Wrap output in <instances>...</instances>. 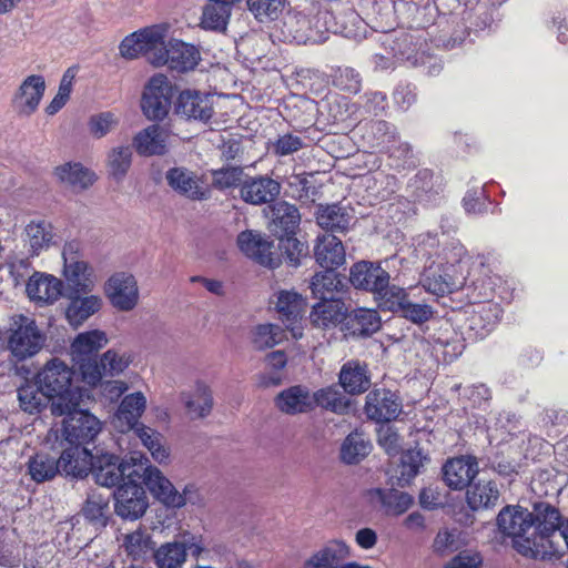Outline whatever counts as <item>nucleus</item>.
<instances>
[{
    "mask_svg": "<svg viewBox=\"0 0 568 568\" xmlns=\"http://www.w3.org/2000/svg\"><path fill=\"white\" fill-rule=\"evenodd\" d=\"M175 111L186 119L206 122L213 114L211 97L197 91H183L178 98Z\"/></svg>",
    "mask_w": 568,
    "mask_h": 568,
    "instance_id": "obj_24",
    "label": "nucleus"
},
{
    "mask_svg": "<svg viewBox=\"0 0 568 568\" xmlns=\"http://www.w3.org/2000/svg\"><path fill=\"white\" fill-rule=\"evenodd\" d=\"M103 300L98 294H83V292H69L65 307V320L73 328L84 324L91 316L99 313Z\"/></svg>",
    "mask_w": 568,
    "mask_h": 568,
    "instance_id": "obj_15",
    "label": "nucleus"
},
{
    "mask_svg": "<svg viewBox=\"0 0 568 568\" xmlns=\"http://www.w3.org/2000/svg\"><path fill=\"white\" fill-rule=\"evenodd\" d=\"M499 490L494 481H478L467 490V503L474 510L494 507Z\"/></svg>",
    "mask_w": 568,
    "mask_h": 568,
    "instance_id": "obj_44",
    "label": "nucleus"
},
{
    "mask_svg": "<svg viewBox=\"0 0 568 568\" xmlns=\"http://www.w3.org/2000/svg\"><path fill=\"white\" fill-rule=\"evenodd\" d=\"M376 495L388 515L399 516L413 505V497L397 489H376Z\"/></svg>",
    "mask_w": 568,
    "mask_h": 568,
    "instance_id": "obj_49",
    "label": "nucleus"
},
{
    "mask_svg": "<svg viewBox=\"0 0 568 568\" xmlns=\"http://www.w3.org/2000/svg\"><path fill=\"white\" fill-rule=\"evenodd\" d=\"M45 334L36 321L24 315H16L8 329L7 348L19 362L36 356L44 346Z\"/></svg>",
    "mask_w": 568,
    "mask_h": 568,
    "instance_id": "obj_6",
    "label": "nucleus"
},
{
    "mask_svg": "<svg viewBox=\"0 0 568 568\" xmlns=\"http://www.w3.org/2000/svg\"><path fill=\"white\" fill-rule=\"evenodd\" d=\"M372 450V444L363 433L353 432L343 442L341 458L346 464H357Z\"/></svg>",
    "mask_w": 568,
    "mask_h": 568,
    "instance_id": "obj_45",
    "label": "nucleus"
},
{
    "mask_svg": "<svg viewBox=\"0 0 568 568\" xmlns=\"http://www.w3.org/2000/svg\"><path fill=\"white\" fill-rule=\"evenodd\" d=\"M352 220L351 210L339 204L320 205L316 212L317 224L328 231L344 232Z\"/></svg>",
    "mask_w": 568,
    "mask_h": 568,
    "instance_id": "obj_34",
    "label": "nucleus"
},
{
    "mask_svg": "<svg viewBox=\"0 0 568 568\" xmlns=\"http://www.w3.org/2000/svg\"><path fill=\"white\" fill-rule=\"evenodd\" d=\"M132 162V150L129 145H119L112 148L106 156V166L110 175L116 180H122Z\"/></svg>",
    "mask_w": 568,
    "mask_h": 568,
    "instance_id": "obj_51",
    "label": "nucleus"
},
{
    "mask_svg": "<svg viewBox=\"0 0 568 568\" xmlns=\"http://www.w3.org/2000/svg\"><path fill=\"white\" fill-rule=\"evenodd\" d=\"M182 399L192 417H204L212 409V393L204 383L197 382L192 390L182 394Z\"/></svg>",
    "mask_w": 568,
    "mask_h": 568,
    "instance_id": "obj_42",
    "label": "nucleus"
},
{
    "mask_svg": "<svg viewBox=\"0 0 568 568\" xmlns=\"http://www.w3.org/2000/svg\"><path fill=\"white\" fill-rule=\"evenodd\" d=\"M172 98L158 97L153 93L144 92L142 95L141 106L145 116L150 120H161L168 112Z\"/></svg>",
    "mask_w": 568,
    "mask_h": 568,
    "instance_id": "obj_58",
    "label": "nucleus"
},
{
    "mask_svg": "<svg viewBox=\"0 0 568 568\" xmlns=\"http://www.w3.org/2000/svg\"><path fill=\"white\" fill-rule=\"evenodd\" d=\"M314 254L316 262L324 268H337L345 262L343 243L332 234L318 237Z\"/></svg>",
    "mask_w": 568,
    "mask_h": 568,
    "instance_id": "obj_31",
    "label": "nucleus"
},
{
    "mask_svg": "<svg viewBox=\"0 0 568 568\" xmlns=\"http://www.w3.org/2000/svg\"><path fill=\"white\" fill-rule=\"evenodd\" d=\"M339 383L349 394L364 393L371 385L366 365L357 361L345 363L339 373Z\"/></svg>",
    "mask_w": 568,
    "mask_h": 568,
    "instance_id": "obj_38",
    "label": "nucleus"
},
{
    "mask_svg": "<svg viewBox=\"0 0 568 568\" xmlns=\"http://www.w3.org/2000/svg\"><path fill=\"white\" fill-rule=\"evenodd\" d=\"M45 81L40 74L27 77L14 95L13 104L20 115L30 116L33 114L44 94Z\"/></svg>",
    "mask_w": 568,
    "mask_h": 568,
    "instance_id": "obj_18",
    "label": "nucleus"
},
{
    "mask_svg": "<svg viewBox=\"0 0 568 568\" xmlns=\"http://www.w3.org/2000/svg\"><path fill=\"white\" fill-rule=\"evenodd\" d=\"M301 222L297 207L287 202H277L272 207L273 231L277 236L293 235Z\"/></svg>",
    "mask_w": 568,
    "mask_h": 568,
    "instance_id": "obj_37",
    "label": "nucleus"
},
{
    "mask_svg": "<svg viewBox=\"0 0 568 568\" xmlns=\"http://www.w3.org/2000/svg\"><path fill=\"white\" fill-rule=\"evenodd\" d=\"M93 455L87 446L69 445L59 458L61 471L67 476L83 478L92 468Z\"/></svg>",
    "mask_w": 568,
    "mask_h": 568,
    "instance_id": "obj_25",
    "label": "nucleus"
},
{
    "mask_svg": "<svg viewBox=\"0 0 568 568\" xmlns=\"http://www.w3.org/2000/svg\"><path fill=\"white\" fill-rule=\"evenodd\" d=\"M90 473L95 483L103 487H113L121 480L139 481L143 473V455L134 452L129 458L119 462L112 454H97Z\"/></svg>",
    "mask_w": 568,
    "mask_h": 568,
    "instance_id": "obj_5",
    "label": "nucleus"
},
{
    "mask_svg": "<svg viewBox=\"0 0 568 568\" xmlns=\"http://www.w3.org/2000/svg\"><path fill=\"white\" fill-rule=\"evenodd\" d=\"M499 317L500 310L496 304H478L467 320L468 327L475 332L476 336L484 337L499 321Z\"/></svg>",
    "mask_w": 568,
    "mask_h": 568,
    "instance_id": "obj_41",
    "label": "nucleus"
},
{
    "mask_svg": "<svg viewBox=\"0 0 568 568\" xmlns=\"http://www.w3.org/2000/svg\"><path fill=\"white\" fill-rule=\"evenodd\" d=\"M530 515L534 518L536 541L541 542V538H544L545 544L549 542L551 546H556L551 536L559 530L562 523L559 509L549 503L541 501L534 504Z\"/></svg>",
    "mask_w": 568,
    "mask_h": 568,
    "instance_id": "obj_22",
    "label": "nucleus"
},
{
    "mask_svg": "<svg viewBox=\"0 0 568 568\" xmlns=\"http://www.w3.org/2000/svg\"><path fill=\"white\" fill-rule=\"evenodd\" d=\"M460 531L458 528L444 527L436 534L432 549L437 556L445 557L459 549Z\"/></svg>",
    "mask_w": 568,
    "mask_h": 568,
    "instance_id": "obj_54",
    "label": "nucleus"
},
{
    "mask_svg": "<svg viewBox=\"0 0 568 568\" xmlns=\"http://www.w3.org/2000/svg\"><path fill=\"white\" fill-rule=\"evenodd\" d=\"M212 183L219 190H225L243 184V169L239 166H227L212 172Z\"/></svg>",
    "mask_w": 568,
    "mask_h": 568,
    "instance_id": "obj_62",
    "label": "nucleus"
},
{
    "mask_svg": "<svg viewBox=\"0 0 568 568\" xmlns=\"http://www.w3.org/2000/svg\"><path fill=\"white\" fill-rule=\"evenodd\" d=\"M237 245L243 254L263 266L274 268L278 265L273 243L255 231H244L237 235Z\"/></svg>",
    "mask_w": 568,
    "mask_h": 568,
    "instance_id": "obj_16",
    "label": "nucleus"
},
{
    "mask_svg": "<svg viewBox=\"0 0 568 568\" xmlns=\"http://www.w3.org/2000/svg\"><path fill=\"white\" fill-rule=\"evenodd\" d=\"M108 344L106 334L100 329H91L77 335L70 346L72 359L94 357Z\"/></svg>",
    "mask_w": 568,
    "mask_h": 568,
    "instance_id": "obj_33",
    "label": "nucleus"
},
{
    "mask_svg": "<svg viewBox=\"0 0 568 568\" xmlns=\"http://www.w3.org/2000/svg\"><path fill=\"white\" fill-rule=\"evenodd\" d=\"M140 480L159 501L168 507L180 508L187 503L194 505L199 501L197 489L194 486H186L183 493H179L159 468L149 465V460L144 456Z\"/></svg>",
    "mask_w": 568,
    "mask_h": 568,
    "instance_id": "obj_7",
    "label": "nucleus"
},
{
    "mask_svg": "<svg viewBox=\"0 0 568 568\" xmlns=\"http://www.w3.org/2000/svg\"><path fill=\"white\" fill-rule=\"evenodd\" d=\"M281 191V185L267 176H258L243 182L240 194L243 201L254 205L272 202Z\"/></svg>",
    "mask_w": 568,
    "mask_h": 568,
    "instance_id": "obj_27",
    "label": "nucleus"
},
{
    "mask_svg": "<svg viewBox=\"0 0 568 568\" xmlns=\"http://www.w3.org/2000/svg\"><path fill=\"white\" fill-rule=\"evenodd\" d=\"M172 133L166 126L153 124L140 131L133 139V145L140 155H162L171 144Z\"/></svg>",
    "mask_w": 568,
    "mask_h": 568,
    "instance_id": "obj_19",
    "label": "nucleus"
},
{
    "mask_svg": "<svg viewBox=\"0 0 568 568\" xmlns=\"http://www.w3.org/2000/svg\"><path fill=\"white\" fill-rule=\"evenodd\" d=\"M62 416H65L62 434L69 445L87 446L101 432V422L88 410L74 407Z\"/></svg>",
    "mask_w": 568,
    "mask_h": 568,
    "instance_id": "obj_11",
    "label": "nucleus"
},
{
    "mask_svg": "<svg viewBox=\"0 0 568 568\" xmlns=\"http://www.w3.org/2000/svg\"><path fill=\"white\" fill-rule=\"evenodd\" d=\"M390 275L381 264L369 261L355 263L349 271V282L355 288L364 290L374 294L379 307L384 308L386 298L397 285H390Z\"/></svg>",
    "mask_w": 568,
    "mask_h": 568,
    "instance_id": "obj_9",
    "label": "nucleus"
},
{
    "mask_svg": "<svg viewBox=\"0 0 568 568\" xmlns=\"http://www.w3.org/2000/svg\"><path fill=\"white\" fill-rule=\"evenodd\" d=\"M132 358L128 353H121L115 349H108L100 357L101 367L105 376H116L122 374L131 364Z\"/></svg>",
    "mask_w": 568,
    "mask_h": 568,
    "instance_id": "obj_56",
    "label": "nucleus"
},
{
    "mask_svg": "<svg viewBox=\"0 0 568 568\" xmlns=\"http://www.w3.org/2000/svg\"><path fill=\"white\" fill-rule=\"evenodd\" d=\"M158 568H181L185 562V549L179 541L161 545L154 552Z\"/></svg>",
    "mask_w": 568,
    "mask_h": 568,
    "instance_id": "obj_53",
    "label": "nucleus"
},
{
    "mask_svg": "<svg viewBox=\"0 0 568 568\" xmlns=\"http://www.w3.org/2000/svg\"><path fill=\"white\" fill-rule=\"evenodd\" d=\"M80 243L67 242L62 248L63 276L70 288L69 292L91 293L97 283V276L92 266L79 256Z\"/></svg>",
    "mask_w": 568,
    "mask_h": 568,
    "instance_id": "obj_10",
    "label": "nucleus"
},
{
    "mask_svg": "<svg viewBox=\"0 0 568 568\" xmlns=\"http://www.w3.org/2000/svg\"><path fill=\"white\" fill-rule=\"evenodd\" d=\"M143 446L150 452L153 459L160 464L169 459V450L163 444V436L158 430L143 424L132 429Z\"/></svg>",
    "mask_w": 568,
    "mask_h": 568,
    "instance_id": "obj_48",
    "label": "nucleus"
},
{
    "mask_svg": "<svg viewBox=\"0 0 568 568\" xmlns=\"http://www.w3.org/2000/svg\"><path fill=\"white\" fill-rule=\"evenodd\" d=\"M58 180L74 189L84 190L91 186L95 181V174L81 163H64L54 171Z\"/></svg>",
    "mask_w": 568,
    "mask_h": 568,
    "instance_id": "obj_39",
    "label": "nucleus"
},
{
    "mask_svg": "<svg viewBox=\"0 0 568 568\" xmlns=\"http://www.w3.org/2000/svg\"><path fill=\"white\" fill-rule=\"evenodd\" d=\"M426 460V456L419 449L405 452L400 458L399 481L409 483L419 473V468L424 466Z\"/></svg>",
    "mask_w": 568,
    "mask_h": 568,
    "instance_id": "obj_59",
    "label": "nucleus"
},
{
    "mask_svg": "<svg viewBox=\"0 0 568 568\" xmlns=\"http://www.w3.org/2000/svg\"><path fill=\"white\" fill-rule=\"evenodd\" d=\"M496 525L501 537L510 539L511 546L521 556L541 560L560 557L559 546L536 541L534 518L527 508L519 505L504 507L497 515Z\"/></svg>",
    "mask_w": 568,
    "mask_h": 568,
    "instance_id": "obj_1",
    "label": "nucleus"
},
{
    "mask_svg": "<svg viewBox=\"0 0 568 568\" xmlns=\"http://www.w3.org/2000/svg\"><path fill=\"white\" fill-rule=\"evenodd\" d=\"M17 397L20 409L29 415L40 414L51 400L37 381L34 383L27 381L22 384L17 389Z\"/></svg>",
    "mask_w": 568,
    "mask_h": 568,
    "instance_id": "obj_32",
    "label": "nucleus"
},
{
    "mask_svg": "<svg viewBox=\"0 0 568 568\" xmlns=\"http://www.w3.org/2000/svg\"><path fill=\"white\" fill-rule=\"evenodd\" d=\"M343 281L335 268H326L324 272L316 273L311 282L313 296L321 301L336 298V294L343 290Z\"/></svg>",
    "mask_w": 568,
    "mask_h": 568,
    "instance_id": "obj_40",
    "label": "nucleus"
},
{
    "mask_svg": "<svg viewBox=\"0 0 568 568\" xmlns=\"http://www.w3.org/2000/svg\"><path fill=\"white\" fill-rule=\"evenodd\" d=\"M276 407L284 414L296 415L314 409V396L302 385L291 386L275 397Z\"/></svg>",
    "mask_w": 568,
    "mask_h": 568,
    "instance_id": "obj_26",
    "label": "nucleus"
},
{
    "mask_svg": "<svg viewBox=\"0 0 568 568\" xmlns=\"http://www.w3.org/2000/svg\"><path fill=\"white\" fill-rule=\"evenodd\" d=\"M72 361L78 366L83 383L93 387L101 382L102 377L104 376V373L101 367L100 361L98 362L95 357Z\"/></svg>",
    "mask_w": 568,
    "mask_h": 568,
    "instance_id": "obj_63",
    "label": "nucleus"
},
{
    "mask_svg": "<svg viewBox=\"0 0 568 568\" xmlns=\"http://www.w3.org/2000/svg\"><path fill=\"white\" fill-rule=\"evenodd\" d=\"M73 377V368L58 357L48 361L37 373L34 381L51 398L52 415L62 416L79 407L81 393L74 386Z\"/></svg>",
    "mask_w": 568,
    "mask_h": 568,
    "instance_id": "obj_2",
    "label": "nucleus"
},
{
    "mask_svg": "<svg viewBox=\"0 0 568 568\" xmlns=\"http://www.w3.org/2000/svg\"><path fill=\"white\" fill-rule=\"evenodd\" d=\"M165 178L174 191L191 200H204L207 196L200 178L185 168L170 169Z\"/></svg>",
    "mask_w": 568,
    "mask_h": 568,
    "instance_id": "obj_28",
    "label": "nucleus"
},
{
    "mask_svg": "<svg viewBox=\"0 0 568 568\" xmlns=\"http://www.w3.org/2000/svg\"><path fill=\"white\" fill-rule=\"evenodd\" d=\"M483 557L475 550H463L447 561L444 568H480Z\"/></svg>",
    "mask_w": 568,
    "mask_h": 568,
    "instance_id": "obj_64",
    "label": "nucleus"
},
{
    "mask_svg": "<svg viewBox=\"0 0 568 568\" xmlns=\"http://www.w3.org/2000/svg\"><path fill=\"white\" fill-rule=\"evenodd\" d=\"M285 337L284 331L275 324H261L253 333V344L257 349L271 348Z\"/></svg>",
    "mask_w": 568,
    "mask_h": 568,
    "instance_id": "obj_55",
    "label": "nucleus"
},
{
    "mask_svg": "<svg viewBox=\"0 0 568 568\" xmlns=\"http://www.w3.org/2000/svg\"><path fill=\"white\" fill-rule=\"evenodd\" d=\"M24 236L32 255H39L55 243L53 226L44 220L31 221L24 229Z\"/></svg>",
    "mask_w": 568,
    "mask_h": 568,
    "instance_id": "obj_36",
    "label": "nucleus"
},
{
    "mask_svg": "<svg viewBox=\"0 0 568 568\" xmlns=\"http://www.w3.org/2000/svg\"><path fill=\"white\" fill-rule=\"evenodd\" d=\"M165 64L171 70L187 72L193 70L201 60L199 49L178 39H170L164 53Z\"/></svg>",
    "mask_w": 568,
    "mask_h": 568,
    "instance_id": "obj_23",
    "label": "nucleus"
},
{
    "mask_svg": "<svg viewBox=\"0 0 568 568\" xmlns=\"http://www.w3.org/2000/svg\"><path fill=\"white\" fill-rule=\"evenodd\" d=\"M402 410L397 395L388 389H374L366 396L365 413L376 423H388L395 419Z\"/></svg>",
    "mask_w": 568,
    "mask_h": 568,
    "instance_id": "obj_14",
    "label": "nucleus"
},
{
    "mask_svg": "<svg viewBox=\"0 0 568 568\" xmlns=\"http://www.w3.org/2000/svg\"><path fill=\"white\" fill-rule=\"evenodd\" d=\"M28 471L36 483L51 480L61 471L60 460L44 453L36 454L28 463Z\"/></svg>",
    "mask_w": 568,
    "mask_h": 568,
    "instance_id": "obj_47",
    "label": "nucleus"
},
{
    "mask_svg": "<svg viewBox=\"0 0 568 568\" xmlns=\"http://www.w3.org/2000/svg\"><path fill=\"white\" fill-rule=\"evenodd\" d=\"M114 510L123 519L136 520L149 507L146 493L139 481H124L114 493Z\"/></svg>",
    "mask_w": 568,
    "mask_h": 568,
    "instance_id": "obj_13",
    "label": "nucleus"
},
{
    "mask_svg": "<svg viewBox=\"0 0 568 568\" xmlns=\"http://www.w3.org/2000/svg\"><path fill=\"white\" fill-rule=\"evenodd\" d=\"M146 408V398L142 392L124 396L114 416L113 426L120 433H126L139 426V419Z\"/></svg>",
    "mask_w": 568,
    "mask_h": 568,
    "instance_id": "obj_20",
    "label": "nucleus"
},
{
    "mask_svg": "<svg viewBox=\"0 0 568 568\" xmlns=\"http://www.w3.org/2000/svg\"><path fill=\"white\" fill-rule=\"evenodd\" d=\"M232 17V8L219 2H207L202 7L199 27L204 31L224 33Z\"/></svg>",
    "mask_w": 568,
    "mask_h": 568,
    "instance_id": "obj_35",
    "label": "nucleus"
},
{
    "mask_svg": "<svg viewBox=\"0 0 568 568\" xmlns=\"http://www.w3.org/2000/svg\"><path fill=\"white\" fill-rule=\"evenodd\" d=\"M443 473L448 487L460 490L467 487L477 475L478 463L471 456L456 457L444 465Z\"/></svg>",
    "mask_w": 568,
    "mask_h": 568,
    "instance_id": "obj_21",
    "label": "nucleus"
},
{
    "mask_svg": "<svg viewBox=\"0 0 568 568\" xmlns=\"http://www.w3.org/2000/svg\"><path fill=\"white\" fill-rule=\"evenodd\" d=\"M276 310L285 321L293 323L305 313L306 300L295 291H280Z\"/></svg>",
    "mask_w": 568,
    "mask_h": 568,
    "instance_id": "obj_46",
    "label": "nucleus"
},
{
    "mask_svg": "<svg viewBox=\"0 0 568 568\" xmlns=\"http://www.w3.org/2000/svg\"><path fill=\"white\" fill-rule=\"evenodd\" d=\"M423 288L419 286H409L408 288H393L389 296L384 302V308L393 313H398L405 320L414 324H423L434 316V308L420 296Z\"/></svg>",
    "mask_w": 568,
    "mask_h": 568,
    "instance_id": "obj_8",
    "label": "nucleus"
},
{
    "mask_svg": "<svg viewBox=\"0 0 568 568\" xmlns=\"http://www.w3.org/2000/svg\"><path fill=\"white\" fill-rule=\"evenodd\" d=\"M63 283L58 277L41 272H34L26 286L31 301L39 305H50L57 302L62 295Z\"/></svg>",
    "mask_w": 568,
    "mask_h": 568,
    "instance_id": "obj_17",
    "label": "nucleus"
},
{
    "mask_svg": "<svg viewBox=\"0 0 568 568\" xmlns=\"http://www.w3.org/2000/svg\"><path fill=\"white\" fill-rule=\"evenodd\" d=\"M349 556V547L339 539L327 541L313 552L302 568H337L338 564Z\"/></svg>",
    "mask_w": 568,
    "mask_h": 568,
    "instance_id": "obj_29",
    "label": "nucleus"
},
{
    "mask_svg": "<svg viewBox=\"0 0 568 568\" xmlns=\"http://www.w3.org/2000/svg\"><path fill=\"white\" fill-rule=\"evenodd\" d=\"M166 24H154L126 36L120 43V54L125 59L144 57L154 67H164L168 48Z\"/></svg>",
    "mask_w": 568,
    "mask_h": 568,
    "instance_id": "obj_4",
    "label": "nucleus"
},
{
    "mask_svg": "<svg viewBox=\"0 0 568 568\" xmlns=\"http://www.w3.org/2000/svg\"><path fill=\"white\" fill-rule=\"evenodd\" d=\"M109 511V496L92 491L83 505V516L94 525L105 526Z\"/></svg>",
    "mask_w": 568,
    "mask_h": 568,
    "instance_id": "obj_50",
    "label": "nucleus"
},
{
    "mask_svg": "<svg viewBox=\"0 0 568 568\" xmlns=\"http://www.w3.org/2000/svg\"><path fill=\"white\" fill-rule=\"evenodd\" d=\"M444 260L445 263L426 268L420 286L424 292L443 296L458 291L467 284L470 273L466 274L464 268L468 265L469 256L464 245L452 243L445 250Z\"/></svg>",
    "mask_w": 568,
    "mask_h": 568,
    "instance_id": "obj_3",
    "label": "nucleus"
},
{
    "mask_svg": "<svg viewBox=\"0 0 568 568\" xmlns=\"http://www.w3.org/2000/svg\"><path fill=\"white\" fill-rule=\"evenodd\" d=\"M265 362L267 367L274 372L262 374L260 376V385L270 387L281 384L282 376L278 372L286 366L287 359L285 353L282 351L272 352L265 357Z\"/></svg>",
    "mask_w": 568,
    "mask_h": 568,
    "instance_id": "obj_57",
    "label": "nucleus"
},
{
    "mask_svg": "<svg viewBox=\"0 0 568 568\" xmlns=\"http://www.w3.org/2000/svg\"><path fill=\"white\" fill-rule=\"evenodd\" d=\"M284 4L285 0H246L247 10L261 23L277 20Z\"/></svg>",
    "mask_w": 568,
    "mask_h": 568,
    "instance_id": "obj_52",
    "label": "nucleus"
},
{
    "mask_svg": "<svg viewBox=\"0 0 568 568\" xmlns=\"http://www.w3.org/2000/svg\"><path fill=\"white\" fill-rule=\"evenodd\" d=\"M119 124V118L111 111L101 112L92 115L89 120L88 126L90 133L95 139H101L113 131Z\"/></svg>",
    "mask_w": 568,
    "mask_h": 568,
    "instance_id": "obj_61",
    "label": "nucleus"
},
{
    "mask_svg": "<svg viewBox=\"0 0 568 568\" xmlns=\"http://www.w3.org/2000/svg\"><path fill=\"white\" fill-rule=\"evenodd\" d=\"M333 84L342 91L355 94L361 90L362 77L353 68H337L333 74Z\"/></svg>",
    "mask_w": 568,
    "mask_h": 568,
    "instance_id": "obj_60",
    "label": "nucleus"
},
{
    "mask_svg": "<svg viewBox=\"0 0 568 568\" xmlns=\"http://www.w3.org/2000/svg\"><path fill=\"white\" fill-rule=\"evenodd\" d=\"M346 327L353 335H371L381 327V317L375 310L357 308L346 317Z\"/></svg>",
    "mask_w": 568,
    "mask_h": 568,
    "instance_id": "obj_43",
    "label": "nucleus"
},
{
    "mask_svg": "<svg viewBox=\"0 0 568 568\" xmlns=\"http://www.w3.org/2000/svg\"><path fill=\"white\" fill-rule=\"evenodd\" d=\"M343 320H346V310L338 298L318 302L310 314L311 323L320 328L335 327Z\"/></svg>",
    "mask_w": 568,
    "mask_h": 568,
    "instance_id": "obj_30",
    "label": "nucleus"
},
{
    "mask_svg": "<svg viewBox=\"0 0 568 568\" xmlns=\"http://www.w3.org/2000/svg\"><path fill=\"white\" fill-rule=\"evenodd\" d=\"M103 291L110 304L118 311L130 312L139 303L138 281L131 273L112 274L104 283Z\"/></svg>",
    "mask_w": 568,
    "mask_h": 568,
    "instance_id": "obj_12",
    "label": "nucleus"
}]
</instances>
